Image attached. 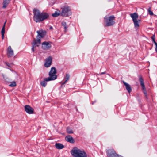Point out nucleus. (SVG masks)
Returning <instances> with one entry per match:
<instances>
[{
	"label": "nucleus",
	"mask_w": 157,
	"mask_h": 157,
	"mask_svg": "<svg viewBox=\"0 0 157 157\" xmlns=\"http://www.w3.org/2000/svg\"><path fill=\"white\" fill-rule=\"evenodd\" d=\"M33 20L36 23H39L43 21L47 20L49 17L48 13L45 12H41L36 8L33 9Z\"/></svg>",
	"instance_id": "nucleus-1"
},
{
	"label": "nucleus",
	"mask_w": 157,
	"mask_h": 157,
	"mask_svg": "<svg viewBox=\"0 0 157 157\" xmlns=\"http://www.w3.org/2000/svg\"><path fill=\"white\" fill-rule=\"evenodd\" d=\"M37 33L38 34L37 36V39L34 40L33 42L32 43V50L33 52L34 51V48L36 46H38L39 44L40 43L41 40L40 38H38L39 36H40L41 37L43 38L45 36L46 33V31L43 30L37 31Z\"/></svg>",
	"instance_id": "nucleus-2"
},
{
	"label": "nucleus",
	"mask_w": 157,
	"mask_h": 157,
	"mask_svg": "<svg viewBox=\"0 0 157 157\" xmlns=\"http://www.w3.org/2000/svg\"><path fill=\"white\" fill-rule=\"evenodd\" d=\"M71 153L74 157H87V155L84 151L77 147H74L71 151Z\"/></svg>",
	"instance_id": "nucleus-3"
},
{
	"label": "nucleus",
	"mask_w": 157,
	"mask_h": 157,
	"mask_svg": "<svg viewBox=\"0 0 157 157\" xmlns=\"http://www.w3.org/2000/svg\"><path fill=\"white\" fill-rule=\"evenodd\" d=\"M115 17L113 15L109 17L105 16L104 18V26L107 27L113 25L115 23Z\"/></svg>",
	"instance_id": "nucleus-4"
},
{
	"label": "nucleus",
	"mask_w": 157,
	"mask_h": 157,
	"mask_svg": "<svg viewBox=\"0 0 157 157\" xmlns=\"http://www.w3.org/2000/svg\"><path fill=\"white\" fill-rule=\"evenodd\" d=\"M61 15L63 17L68 16L71 15V12L69 6L67 5L64 6L62 8Z\"/></svg>",
	"instance_id": "nucleus-5"
},
{
	"label": "nucleus",
	"mask_w": 157,
	"mask_h": 157,
	"mask_svg": "<svg viewBox=\"0 0 157 157\" xmlns=\"http://www.w3.org/2000/svg\"><path fill=\"white\" fill-rule=\"evenodd\" d=\"M130 16L132 19L135 27L136 28L138 27L139 26L138 21H137V19L139 17L138 14L136 13L130 14Z\"/></svg>",
	"instance_id": "nucleus-6"
},
{
	"label": "nucleus",
	"mask_w": 157,
	"mask_h": 157,
	"mask_svg": "<svg viewBox=\"0 0 157 157\" xmlns=\"http://www.w3.org/2000/svg\"><path fill=\"white\" fill-rule=\"evenodd\" d=\"M139 80L141 86L142 88L143 92L144 94L146 97L147 96V92L145 86L144 79L142 75H138Z\"/></svg>",
	"instance_id": "nucleus-7"
},
{
	"label": "nucleus",
	"mask_w": 157,
	"mask_h": 157,
	"mask_svg": "<svg viewBox=\"0 0 157 157\" xmlns=\"http://www.w3.org/2000/svg\"><path fill=\"white\" fill-rule=\"evenodd\" d=\"M25 111L28 113L31 114L34 113V110L33 108L29 105H26L24 107Z\"/></svg>",
	"instance_id": "nucleus-8"
},
{
	"label": "nucleus",
	"mask_w": 157,
	"mask_h": 157,
	"mask_svg": "<svg viewBox=\"0 0 157 157\" xmlns=\"http://www.w3.org/2000/svg\"><path fill=\"white\" fill-rule=\"evenodd\" d=\"M51 47V44L48 42L45 41L42 43V48L44 50H48Z\"/></svg>",
	"instance_id": "nucleus-9"
},
{
	"label": "nucleus",
	"mask_w": 157,
	"mask_h": 157,
	"mask_svg": "<svg viewBox=\"0 0 157 157\" xmlns=\"http://www.w3.org/2000/svg\"><path fill=\"white\" fill-rule=\"evenodd\" d=\"M52 58L50 56L47 58L45 60L44 64V66L45 67H49L52 64Z\"/></svg>",
	"instance_id": "nucleus-10"
},
{
	"label": "nucleus",
	"mask_w": 157,
	"mask_h": 157,
	"mask_svg": "<svg viewBox=\"0 0 157 157\" xmlns=\"http://www.w3.org/2000/svg\"><path fill=\"white\" fill-rule=\"evenodd\" d=\"M49 77L48 78H46V80L47 81H52L54 80L57 78V76L56 75V74H54V73H50V72L49 73Z\"/></svg>",
	"instance_id": "nucleus-11"
},
{
	"label": "nucleus",
	"mask_w": 157,
	"mask_h": 157,
	"mask_svg": "<svg viewBox=\"0 0 157 157\" xmlns=\"http://www.w3.org/2000/svg\"><path fill=\"white\" fill-rule=\"evenodd\" d=\"M7 53V56L9 57H12L13 56V51L10 46H9L8 48Z\"/></svg>",
	"instance_id": "nucleus-12"
},
{
	"label": "nucleus",
	"mask_w": 157,
	"mask_h": 157,
	"mask_svg": "<svg viewBox=\"0 0 157 157\" xmlns=\"http://www.w3.org/2000/svg\"><path fill=\"white\" fill-rule=\"evenodd\" d=\"M65 139L66 141L71 143H74L75 142V140L70 135H68L66 136L65 138Z\"/></svg>",
	"instance_id": "nucleus-13"
},
{
	"label": "nucleus",
	"mask_w": 157,
	"mask_h": 157,
	"mask_svg": "<svg viewBox=\"0 0 157 157\" xmlns=\"http://www.w3.org/2000/svg\"><path fill=\"white\" fill-rule=\"evenodd\" d=\"M123 82L125 86L126 89L128 91L129 93H130L132 91V89L130 85L124 81H123Z\"/></svg>",
	"instance_id": "nucleus-14"
},
{
	"label": "nucleus",
	"mask_w": 157,
	"mask_h": 157,
	"mask_svg": "<svg viewBox=\"0 0 157 157\" xmlns=\"http://www.w3.org/2000/svg\"><path fill=\"white\" fill-rule=\"evenodd\" d=\"M55 147L58 149H62L64 147V146L60 143H56L55 144Z\"/></svg>",
	"instance_id": "nucleus-15"
},
{
	"label": "nucleus",
	"mask_w": 157,
	"mask_h": 157,
	"mask_svg": "<svg viewBox=\"0 0 157 157\" xmlns=\"http://www.w3.org/2000/svg\"><path fill=\"white\" fill-rule=\"evenodd\" d=\"M11 0H3V6L2 8H5L10 3Z\"/></svg>",
	"instance_id": "nucleus-16"
},
{
	"label": "nucleus",
	"mask_w": 157,
	"mask_h": 157,
	"mask_svg": "<svg viewBox=\"0 0 157 157\" xmlns=\"http://www.w3.org/2000/svg\"><path fill=\"white\" fill-rule=\"evenodd\" d=\"M46 78H44V80L41 81L40 83L41 86L43 87H45L47 83L46 82L49 81L46 80Z\"/></svg>",
	"instance_id": "nucleus-17"
},
{
	"label": "nucleus",
	"mask_w": 157,
	"mask_h": 157,
	"mask_svg": "<svg viewBox=\"0 0 157 157\" xmlns=\"http://www.w3.org/2000/svg\"><path fill=\"white\" fill-rule=\"evenodd\" d=\"M61 25L63 27L64 29V31L66 32L68 28L66 23L64 21L62 22L61 23Z\"/></svg>",
	"instance_id": "nucleus-18"
},
{
	"label": "nucleus",
	"mask_w": 157,
	"mask_h": 157,
	"mask_svg": "<svg viewBox=\"0 0 157 157\" xmlns=\"http://www.w3.org/2000/svg\"><path fill=\"white\" fill-rule=\"evenodd\" d=\"M70 75L68 74H66V76H65V79L66 80L65 81L63 82V83L62 84V85L65 84L67 81H68L70 78Z\"/></svg>",
	"instance_id": "nucleus-19"
},
{
	"label": "nucleus",
	"mask_w": 157,
	"mask_h": 157,
	"mask_svg": "<svg viewBox=\"0 0 157 157\" xmlns=\"http://www.w3.org/2000/svg\"><path fill=\"white\" fill-rule=\"evenodd\" d=\"M50 74V73H54V74H56L57 73L55 67H52L49 71Z\"/></svg>",
	"instance_id": "nucleus-20"
},
{
	"label": "nucleus",
	"mask_w": 157,
	"mask_h": 157,
	"mask_svg": "<svg viewBox=\"0 0 157 157\" xmlns=\"http://www.w3.org/2000/svg\"><path fill=\"white\" fill-rule=\"evenodd\" d=\"M67 133L68 134H71L73 133L72 130L69 127L67 128Z\"/></svg>",
	"instance_id": "nucleus-21"
},
{
	"label": "nucleus",
	"mask_w": 157,
	"mask_h": 157,
	"mask_svg": "<svg viewBox=\"0 0 157 157\" xmlns=\"http://www.w3.org/2000/svg\"><path fill=\"white\" fill-rule=\"evenodd\" d=\"M9 86L12 87H14L16 86V84L15 82H13L9 85Z\"/></svg>",
	"instance_id": "nucleus-22"
},
{
	"label": "nucleus",
	"mask_w": 157,
	"mask_h": 157,
	"mask_svg": "<svg viewBox=\"0 0 157 157\" xmlns=\"http://www.w3.org/2000/svg\"><path fill=\"white\" fill-rule=\"evenodd\" d=\"M60 14L56 11L54 13L52 14V17H56L58 16Z\"/></svg>",
	"instance_id": "nucleus-23"
},
{
	"label": "nucleus",
	"mask_w": 157,
	"mask_h": 157,
	"mask_svg": "<svg viewBox=\"0 0 157 157\" xmlns=\"http://www.w3.org/2000/svg\"><path fill=\"white\" fill-rule=\"evenodd\" d=\"M148 12L149 13V14L151 15H153V12L151 11V8L149 7L148 10Z\"/></svg>",
	"instance_id": "nucleus-24"
},
{
	"label": "nucleus",
	"mask_w": 157,
	"mask_h": 157,
	"mask_svg": "<svg viewBox=\"0 0 157 157\" xmlns=\"http://www.w3.org/2000/svg\"><path fill=\"white\" fill-rule=\"evenodd\" d=\"M5 33V25H3L1 30V34H4Z\"/></svg>",
	"instance_id": "nucleus-25"
},
{
	"label": "nucleus",
	"mask_w": 157,
	"mask_h": 157,
	"mask_svg": "<svg viewBox=\"0 0 157 157\" xmlns=\"http://www.w3.org/2000/svg\"><path fill=\"white\" fill-rule=\"evenodd\" d=\"M5 64L9 67H11V64L7 62H6L5 63Z\"/></svg>",
	"instance_id": "nucleus-26"
},
{
	"label": "nucleus",
	"mask_w": 157,
	"mask_h": 157,
	"mask_svg": "<svg viewBox=\"0 0 157 157\" xmlns=\"http://www.w3.org/2000/svg\"><path fill=\"white\" fill-rule=\"evenodd\" d=\"M155 35H154L151 37V39L152 40V41L154 42L155 41Z\"/></svg>",
	"instance_id": "nucleus-27"
},
{
	"label": "nucleus",
	"mask_w": 157,
	"mask_h": 157,
	"mask_svg": "<svg viewBox=\"0 0 157 157\" xmlns=\"http://www.w3.org/2000/svg\"><path fill=\"white\" fill-rule=\"evenodd\" d=\"M2 39L3 40L4 38V34H2Z\"/></svg>",
	"instance_id": "nucleus-28"
},
{
	"label": "nucleus",
	"mask_w": 157,
	"mask_h": 157,
	"mask_svg": "<svg viewBox=\"0 0 157 157\" xmlns=\"http://www.w3.org/2000/svg\"><path fill=\"white\" fill-rule=\"evenodd\" d=\"M105 73H106V72L105 71V72H102V73H100V74L101 75L105 74Z\"/></svg>",
	"instance_id": "nucleus-29"
},
{
	"label": "nucleus",
	"mask_w": 157,
	"mask_h": 157,
	"mask_svg": "<svg viewBox=\"0 0 157 157\" xmlns=\"http://www.w3.org/2000/svg\"><path fill=\"white\" fill-rule=\"evenodd\" d=\"M153 42L154 43L155 45V46H157V43L155 41H154V42Z\"/></svg>",
	"instance_id": "nucleus-30"
},
{
	"label": "nucleus",
	"mask_w": 157,
	"mask_h": 157,
	"mask_svg": "<svg viewBox=\"0 0 157 157\" xmlns=\"http://www.w3.org/2000/svg\"><path fill=\"white\" fill-rule=\"evenodd\" d=\"M155 50L157 52V46H155Z\"/></svg>",
	"instance_id": "nucleus-31"
},
{
	"label": "nucleus",
	"mask_w": 157,
	"mask_h": 157,
	"mask_svg": "<svg viewBox=\"0 0 157 157\" xmlns=\"http://www.w3.org/2000/svg\"><path fill=\"white\" fill-rule=\"evenodd\" d=\"M6 20L5 22L4 23V25H5H5H6Z\"/></svg>",
	"instance_id": "nucleus-32"
},
{
	"label": "nucleus",
	"mask_w": 157,
	"mask_h": 157,
	"mask_svg": "<svg viewBox=\"0 0 157 157\" xmlns=\"http://www.w3.org/2000/svg\"><path fill=\"white\" fill-rule=\"evenodd\" d=\"M49 29H53V27H52L51 26V27H50Z\"/></svg>",
	"instance_id": "nucleus-33"
},
{
	"label": "nucleus",
	"mask_w": 157,
	"mask_h": 157,
	"mask_svg": "<svg viewBox=\"0 0 157 157\" xmlns=\"http://www.w3.org/2000/svg\"><path fill=\"white\" fill-rule=\"evenodd\" d=\"M137 21H138V22H139L140 21V20L137 19Z\"/></svg>",
	"instance_id": "nucleus-34"
}]
</instances>
